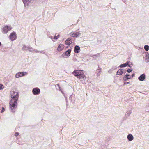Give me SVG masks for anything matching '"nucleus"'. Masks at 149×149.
Segmentation results:
<instances>
[{
    "label": "nucleus",
    "instance_id": "nucleus-1",
    "mask_svg": "<svg viewBox=\"0 0 149 149\" xmlns=\"http://www.w3.org/2000/svg\"><path fill=\"white\" fill-rule=\"evenodd\" d=\"M11 95L12 99L10 101V107L12 112L13 113L15 112L14 110L17 107L19 94L18 93H16L15 95H12V94Z\"/></svg>",
    "mask_w": 149,
    "mask_h": 149
},
{
    "label": "nucleus",
    "instance_id": "nucleus-2",
    "mask_svg": "<svg viewBox=\"0 0 149 149\" xmlns=\"http://www.w3.org/2000/svg\"><path fill=\"white\" fill-rule=\"evenodd\" d=\"M72 73L74 75L79 79L84 78L85 77L83 70H74Z\"/></svg>",
    "mask_w": 149,
    "mask_h": 149
},
{
    "label": "nucleus",
    "instance_id": "nucleus-3",
    "mask_svg": "<svg viewBox=\"0 0 149 149\" xmlns=\"http://www.w3.org/2000/svg\"><path fill=\"white\" fill-rule=\"evenodd\" d=\"M71 49H68L65 52L63 53L61 56L63 58H68L70 55Z\"/></svg>",
    "mask_w": 149,
    "mask_h": 149
},
{
    "label": "nucleus",
    "instance_id": "nucleus-4",
    "mask_svg": "<svg viewBox=\"0 0 149 149\" xmlns=\"http://www.w3.org/2000/svg\"><path fill=\"white\" fill-rule=\"evenodd\" d=\"M12 29L11 27L8 25L5 26L3 29L2 32L3 33H6Z\"/></svg>",
    "mask_w": 149,
    "mask_h": 149
},
{
    "label": "nucleus",
    "instance_id": "nucleus-5",
    "mask_svg": "<svg viewBox=\"0 0 149 149\" xmlns=\"http://www.w3.org/2000/svg\"><path fill=\"white\" fill-rule=\"evenodd\" d=\"M9 38L12 41L15 40L17 38L16 33L14 31L12 32L9 36Z\"/></svg>",
    "mask_w": 149,
    "mask_h": 149
},
{
    "label": "nucleus",
    "instance_id": "nucleus-6",
    "mask_svg": "<svg viewBox=\"0 0 149 149\" xmlns=\"http://www.w3.org/2000/svg\"><path fill=\"white\" fill-rule=\"evenodd\" d=\"M32 92L33 95H39L40 93V89L36 87L33 89Z\"/></svg>",
    "mask_w": 149,
    "mask_h": 149
},
{
    "label": "nucleus",
    "instance_id": "nucleus-7",
    "mask_svg": "<svg viewBox=\"0 0 149 149\" xmlns=\"http://www.w3.org/2000/svg\"><path fill=\"white\" fill-rule=\"evenodd\" d=\"M27 73L25 72H19L17 73L15 75V77L17 78H18L20 77H22L27 74Z\"/></svg>",
    "mask_w": 149,
    "mask_h": 149
},
{
    "label": "nucleus",
    "instance_id": "nucleus-8",
    "mask_svg": "<svg viewBox=\"0 0 149 149\" xmlns=\"http://www.w3.org/2000/svg\"><path fill=\"white\" fill-rule=\"evenodd\" d=\"M23 2L26 6H28L30 3H33L34 0H22Z\"/></svg>",
    "mask_w": 149,
    "mask_h": 149
},
{
    "label": "nucleus",
    "instance_id": "nucleus-9",
    "mask_svg": "<svg viewBox=\"0 0 149 149\" xmlns=\"http://www.w3.org/2000/svg\"><path fill=\"white\" fill-rule=\"evenodd\" d=\"M130 75L129 74H126L123 77V79L124 81L128 80V79H131V77H130Z\"/></svg>",
    "mask_w": 149,
    "mask_h": 149
},
{
    "label": "nucleus",
    "instance_id": "nucleus-10",
    "mask_svg": "<svg viewBox=\"0 0 149 149\" xmlns=\"http://www.w3.org/2000/svg\"><path fill=\"white\" fill-rule=\"evenodd\" d=\"M146 78V76L145 74H141L139 77H138V79L140 81H143Z\"/></svg>",
    "mask_w": 149,
    "mask_h": 149
},
{
    "label": "nucleus",
    "instance_id": "nucleus-11",
    "mask_svg": "<svg viewBox=\"0 0 149 149\" xmlns=\"http://www.w3.org/2000/svg\"><path fill=\"white\" fill-rule=\"evenodd\" d=\"M92 57L94 59L98 61L99 60L100 57V54L98 53L96 54L93 55Z\"/></svg>",
    "mask_w": 149,
    "mask_h": 149
},
{
    "label": "nucleus",
    "instance_id": "nucleus-12",
    "mask_svg": "<svg viewBox=\"0 0 149 149\" xmlns=\"http://www.w3.org/2000/svg\"><path fill=\"white\" fill-rule=\"evenodd\" d=\"M64 48V45L62 44H60L59 45L58 47L57 48V50L59 51H61Z\"/></svg>",
    "mask_w": 149,
    "mask_h": 149
},
{
    "label": "nucleus",
    "instance_id": "nucleus-13",
    "mask_svg": "<svg viewBox=\"0 0 149 149\" xmlns=\"http://www.w3.org/2000/svg\"><path fill=\"white\" fill-rule=\"evenodd\" d=\"M80 50V47L78 45H76L74 48V52L76 53H78Z\"/></svg>",
    "mask_w": 149,
    "mask_h": 149
},
{
    "label": "nucleus",
    "instance_id": "nucleus-14",
    "mask_svg": "<svg viewBox=\"0 0 149 149\" xmlns=\"http://www.w3.org/2000/svg\"><path fill=\"white\" fill-rule=\"evenodd\" d=\"M72 42L71 39L70 38H68L65 41V43L66 45H69L72 44Z\"/></svg>",
    "mask_w": 149,
    "mask_h": 149
},
{
    "label": "nucleus",
    "instance_id": "nucleus-15",
    "mask_svg": "<svg viewBox=\"0 0 149 149\" xmlns=\"http://www.w3.org/2000/svg\"><path fill=\"white\" fill-rule=\"evenodd\" d=\"M123 73V70L122 69H120L117 71L116 74L117 75H120Z\"/></svg>",
    "mask_w": 149,
    "mask_h": 149
},
{
    "label": "nucleus",
    "instance_id": "nucleus-16",
    "mask_svg": "<svg viewBox=\"0 0 149 149\" xmlns=\"http://www.w3.org/2000/svg\"><path fill=\"white\" fill-rule=\"evenodd\" d=\"M127 139L129 141H131L133 139L134 137L131 134H129L127 136Z\"/></svg>",
    "mask_w": 149,
    "mask_h": 149
},
{
    "label": "nucleus",
    "instance_id": "nucleus-17",
    "mask_svg": "<svg viewBox=\"0 0 149 149\" xmlns=\"http://www.w3.org/2000/svg\"><path fill=\"white\" fill-rule=\"evenodd\" d=\"M70 34L73 37H75L76 38L78 37L77 32H72L70 33Z\"/></svg>",
    "mask_w": 149,
    "mask_h": 149
},
{
    "label": "nucleus",
    "instance_id": "nucleus-18",
    "mask_svg": "<svg viewBox=\"0 0 149 149\" xmlns=\"http://www.w3.org/2000/svg\"><path fill=\"white\" fill-rule=\"evenodd\" d=\"M132 112L131 110H127L125 113V116L127 118L131 113Z\"/></svg>",
    "mask_w": 149,
    "mask_h": 149
},
{
    "label": "nucleus",
    "instance_id": "nucleus-19",
    "mask_svg": "<svg viewBox=\"0 0 149 149\" xmlns=\"http://www.w3.org/2000/svg\"><path fill=\"white\" fill-rule=\"evenodd\" d=\"M117 68V67L116 66H113L112 67V68L110 69V70L109 71V73H111V72L114 70L116 69Z\"/></svg>",
    "mask_w": 149,
    "mask_h": 149
},
{
    "label": "nucleus",
    "instance_id": "nucleus-20",
    "mask_svg": "<svg viewBox=\"0 0 149 149\" xmlns=\"http://www.w3.org/2000/svg\"><path fill=\"white\" fill-rule=\"evenodd\" d=\"M144 49L146 51H148L149 50V46L148 45H146L144 47Z\"/></svg>",
    "mask_w": 149,
    "mask_h": 149
},
{
    "label": "nucleus",
    "instance_id": "nucleus-21",
    "mask_svg": "<svg viewBox=\"0 0 149 149\" xmlns=\"http://www.w3.org/2000/svg\"><path fill=\"white\" fill-rule=\"evenodd\" d=\"M130 63L131 62L129 61H128L125 63V64L126 65H127V66H128L131 68L132 66H130Z\"/></svg>",
    "mask_w": 149,
    "mask_h": 149
},
{
    "label": "nucleus",
    "instance_id": "nucleus-22",
    "mask_svg": "<svg viewBox=\"0 0 149 149\" xmlns=\"http://www.w3.org/2000/svg\"><path fill=\"white\" fill-rule=\"evenodd\" d=\"M126 66H127V65L125 64V63L123 64H121L120 65L119 67L120 68H123L125 67Z\"/></svg>",
    "mask_w": 149,
    "mask_h": 149
},
{
    "label": "nucleus",
    "instance_id": "nucleus-23",
    "mask_svg": "<svg viewBox=\"0 0 149 149\" xmlns=\"http://www.w3.org/2000/svg\"><path fill=\"white\" fill-rule=\"evenodd\" d=\"M28 50L31 52H34V49L31 47H28Z\"/></svg>",
    "mask_w": 149,
    "mask_h": 149
},
{
    "label": "nucleus",
    "instance_id": "nucleus-24",
    "mask_svg": "<svg viewBox=\"0 0 149 149\" xmlns=\"http://www.w3.org/2000/svg\"><path fill=\"white\" fill-rule=\"evenodd\" d=\"M28 47H26L25 45H24L22 49V50H26L28 49Z\"/></svg>",
    "mask_w": 149,
    "mask_h": 149
},
{
    "label": "nucleus",
    "instance_id": "nucleus-25",
    "mask_svg": "<svg viewBox=\"0 0 149 149\" xmlns=\"http://www.w3.org/2000/svg\"><path fill=\"white\" fill-rule=\"evenodd\" d=\"M145 54V57H146V59L147 60L149 58V54L148 52H146Z\"/></svg>",
    "mask_w": 149,
    "mask_h": 149
},
{
    "label": "nucleus",
    "instance_id": "nucleus-26",
    "mask_svg": "<svg viewBox=\"0 0 149 149\" xmlns=\"http://www.w3.org/2000/svg\"><path fill=\"white\" fill-rule=\"evenodd\" d=\"M4 88V86L2 84H0V90H3Z\"/></svg>",
    "mask_w": 149,
    "mask_h": 149
},
{
    "label": "nucleus",
    "instance_id": "nucleus-27",
    "mask_svg": "<svg viewBox=\"0 0 149 149\" xmlns=\"http://www.w3.org/2000/svg\"><path fill=\"white\" fill-rule=\"evenodd\" d=\"M60 35H57V36H56V35H55L54 37V39L55 40H57L58 38L59 37Z\"/></svg>",
    "mask_w": 149,
    "mask_h": 149
},
{
    "label": "nucleus",
    "instance_id": "nucleus-28",
    "mask_svg": "<svg viewBox=\"0 0 149 149\" xmlns=\"http://www.w3.org/2000/svg\"><path fill=\"white\" fill-rule=\"evenodd\" d=\"M133 70L132 69H128L127 70V72H128V73H130L131 72H132V71Z\"/></svg>",
    "mask_w": 149,
    "mask_h": 149
},
{
    "label": "nucleus",
    "instance_id": "nucleus-29",
    "mask_svg": "<svg viewBox=\"0 0 149 149\" xmlns=\"http://www.w3.org/2000/svg\"><path fill=\"white\" fill-rule=\"evenodd\" d=\"M80 32H81L80 31L77 32L78 37H79L81 35V33H80Z\"/></svg>",
    "mask_w": 149,
    "mask_h": 149
},
{
    "label": "nucleus",
    "instance_id": "nucleus-30",
    "mask_svg": "<svg viewBox=\"0 0 149 149\" xmlns=\"http://www.w3.org/2000/svg\"><path fill=\"white\" fill-rule=\"evenodd\" d=\"M5 111V109L3 107H2V109L1 111V113H3Z\"/></svg>",
    "mask_w": 149,
    "mask_h": 149
},
{
    "label": "nucleus",
    "instance_id": "nucleus-31",
    "mask_svg": "<svg viewBox=\"0 0 149 149\" xmlns=\"http://www.w3.org/2000/svg\"><path fill=\"white\" fill-rule=\"evenodd\" d=\"M19 133L18 132H15V136L17 137V136H18V135H19Z\"/></svg>",
    "mask_w": 149,
    "mask_h": 149
},
{
    "label": "nucleus",
    "instance_id": "nucleus-32",
    "mask_svg": "<svg viewBox=\"0 0 149 149\" xmlns=\"http://www.w3.org/2000/svg\"><path fill=\"white\" fill-rule=\"evenodd\" d=\"M56 87L57 88V87H58V88L59 89H60V88H61V87H60V85H59V84H56Z\"/></svg>",
    "mask_w": 149,
    "mask_h": 149
},
{
    "label": "nucleus",
    "instance_id": "nucleus-33",
    "mask_svg": "<svg viewBox=\"0 0 149 149\" xmlns=\"http://www.w3.org/2000/svg\"><path fill=\"white\" fill-rule=\"evenodd\" d=\"M98 68H99V69H97L98 72L99 73H100L101 72V69L100 68V67H99V66H98Z\"/></svg>",
    "mask_w": 149,
    "mask_h": 149
},
{
    "label": "nucleus",
    "instance_id": "nucleus-34",
    "mask_svg": "<svg viewBox=\"0 0 149 149\" xmlns=\"http://www.w3.org/2000/svg\"><path fill=\"white\" fill-rule=\"evenodd\" d=\"M125 82H124V85H126L128 84H129L130 83V82H128L127 81H125Z\"/></svg>",
    "mask_w": 149,
    "mask_h": 149
},
{
    "label": "nucleus",
    "instance_id": "nucleus-35",
    "mask_svg": "<svg viewBox=\"0 0 149 149\" xmlns=\"http://www.w3.org/2000/svg\"><path fill=\"white\" fill-rule=\"evenodd\" d=\"M33 50H34V52H36V53L39 52V51H38L37 50L35 49H34Z\"/></svg>",
    "mask_w": 149,
    "mask_h": 149
},
{
    "label": "nucleus",
    "instance_id": "nucleus-36",
    "mask_svg": "<svg viewBox=\"0 0 149 149\" xmlns=\"http://www.w3.org/2000/svg\"><path fill=\"white\" fill-rule=\"evenodd\" d=\"M64 97H65V100H66V104L67 105L68 103V101H67V98L65 97V95H64Z\"/></svg>",
    "mask_w": 149,
    "mask_h": 149
},
{
    "label": "nucleus",
    "instance_id": "nucleus-37",
    "mask_svg": "<svg viewBox=\"0 0 149 149\" xmlns=\"http://www.w3.org/2000/svg\"><path fill=\"white\" fill-rule=\"evenodd\" d=\"M135 74L134 73H133L132 74V75L131 76H130V77H133L135 76Z\"/></svg>",
    "mask_w": 149,
    "mask_h": 149
},
{
    "label": "nucleus",
    "instance_id": "nucleus-38",
    "mask_svg": "<svg viewBox=\"0 0 149 149\" xmlns=\"http://www.w3.org/2000/svg\"><path fill=\"white\" fill-rule=\"evenodd\" d=\"M39 52L40 53H44L45 52H44V51H39Z\"/></svg>",
    "mask_w": 149,
    "mask_h": 149
},
{
    "label": "nucleus",
    "instance_id": "nucleus-39",
    "mask_svg": "<svg viewBox=\"0 0 149 149\" xmlns=\"http://www.w3.org/2000/svg\"><path fill=\"white\" fill-rule=\"evenodd\" d=\"M71 98H72V97H71V95H70V97H69V99L71 100Z\"/></svg>",
    "mask_w": 149,
    "mask_h": 149
},
{
    "label": "nucleus",
    "instance_id": "nucleus-40",
    "mask_svg": "<svg viewBox=\"0 0 149 149\" xmlns=\"http://www.w3.org/2000/svg\"><path fill=\"white\" fill-rule=\"evenodd\" d=\"M61 92L62 93V94L64 96V93H63V91H61Z\"/></svg>",
    "mask_w": 149,
    "mask_h": 149
},
{
    "label": "nucleus",
    "instance_id": "nucleus-41",
    "mask_svg": "<svg viewBox=\"0 0 149 149\" xmlns=\"http://www.w3.org/2000/svg\"><path fill=\"white\" fill-rule=\"evenodd\" d=\"M130 63V66H131V65L132 66H133V63L131 62Z\"/></svg>",
    "mask_w": 149,
    "mask_h": 149
},
{
    "label": "nucleus",
    "instance_id": "nucleus-42",
    "mask_svg": "<svg viewBox=\"0 0 149 149\" xmlns=\"http://www.w3.org/2000/svg\"><path fill=\"white\" fill-rule=\"evenodd\" d=\"M126 70H123V73H126Z\"/></svg>",
    "mask_w": 149,
    "mask_h": 149
},
{
    "label": "nucleus",
    "instance_id": "nucleus-43",
    "mask_svg": "<svg viewBox=\"0 0 149 149\" xmlns=\"http://www.w3.org/2000/svg\"><path fill=\"white\" fill-rule=\"evenodd\" d=\"M59 89L61 91H63L62 90L61 88H60V89Z\"/></svg>",
    "mask_w": 149,
    "mask_h": 149
},
{
    "label": "nucleus",
    "instance_id": "nucleus-44",
    "mask_svg": "<svg viewBox=\"0 0 149 149\" xmlns=\"http://www.w3.org/2000/svg\"><path fill=\"white\" fill-rule=\"evenodd\" d=\"M69 45L67 46H66V48H66H66H68L69 47Z\"/></svg>",
    "mask_w": 149,
    "mask_h": 149
},
{
    "label": "nucleus",
    "instance_id": "nucleus-45",
    "mask_svg": "<svg viewBox=\"0 0 149 149\" xmlns=\"http://www.w3.org/2000/svg\"><path fill=\"white\" fill-rule=\"evenodd\" d=\"M123 119L124 120H125L126 119V118L125 117H124L123 118Z\"/></svg>",
    "mask_w": 149,
    "mask_h": 149
},
{
    "label": "nucleus",
    "instance_id": "nucleus-46",
    "mask_svg": "<svg viewBox=\"0 0 149 149\" xmlns=\"http://www.w3.org/2000/svg\"><path fill=\"white\" fill-rule=\"evenodd\" d=\"M52 36H50V37H49V38H52Z\"/></svg>",
    "mask_w": 149,
    "mask_h": 149
},
{
    "label": "nucleus",
    "instance_id": "nucleus-47",
    "mask_svg": "<svg viewBox=\"0 0 149 149\" xmlns=\"http://www.w3.org/2000/svg\"><path fill=\"white\" fill-rule=\"evenodd\" d=\"M1 42H0V46H1Z\"/></svg>",
    "mask_w": 149,
    "mask_h": 149
},
{
    "label": "nucleus",
    "instance_id": "nucleus-48",
    "mask_svg": "<svg viewBox=\"0 0 149 149\" xmlns=\"http://www.w3.org/2000/svg\"><path fill=\"white\" fill-rule=\"evenodd\" d=\"M149 62V61H148V62Z\"/></svg>",
    "mask_w": 149,
    "mask_h": 149
}]
</instances>
